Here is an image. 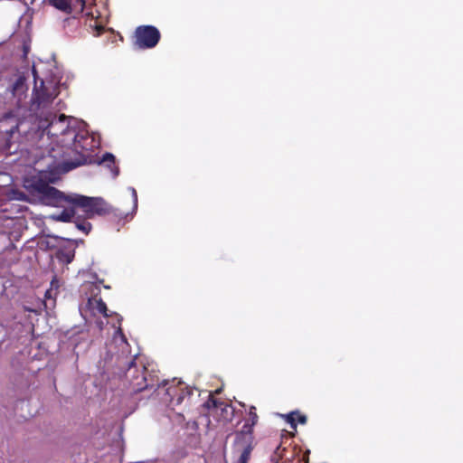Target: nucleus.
<instances>
[{"label":"nucleus","instance_id":"f257e3e1","mask_svg":"<svg viewBox=\"0 0 463 463\" xmlns=\"http://www.w3.org/2000/svg\"><path fill=\"white\" fill-rule=\"evenodd\" d=\"M248 414L249 418L241 430L235 433L232 453L236 457V463H249L255 447L254 426L259 420L256 407L250 406Z\"/></svg>","mask_w":463,"mask_h":463},{"label":"nucleus","instance_id":"f03ea898","mask_svg":"<svg viewBox=\"0 0 463 463\" xmlns=\"http://www.w3.org/2000/svg\"><path fill=\"white\" fill-rule=\"evenodd\" d=\"M125 377L129 383L131 391L135 393L161 387L159 377L154 372H149L144 362L137 356L129 362Z\"/></svg>","mask_w":463,"mask_h":463},{"label":"nucleus","instance_id":"7ed1b4c3","mask_svg":"<svg viewBox=\"0 0 463 463\" xmlns=\"http://www.w3.org/2000/svg\"><path fill=\"white\" fill-rule=\"evenodd\" d=\"M59 93V87L52 81L45 83L41 80L40 85L38 86L35 80L31 99V109L37 111L48 108L57 98Z\"/></svg>","mask_w":463,"mask_h":463},{"label":"nucleus","instance_id":"20e7f679","mask_svg":"<svg viewBox=\"0 0 463 463\" xmlns=\"http://www.w3.org/2000/svg\"><path fill=\"white\" fill-rule=\"evenodd\" d=\"M70 201L71 205L80 208L88 219L111 213L110 207L101 198L73 194Z\"/></svg>","mask_w":463,"mask_h":463},{"label":"nucleus","instance_id":"39448f33","mask_svg":"<svg viewBox=\"0 0 463 463\" xmlns=\"http://www.w3.org/2000/svg\"><path fill=\"white\" fill-rule=\"evenodd\" d=\"M90 290L91 292L90 297L88 298L87 307L93 316L102 315L104 317H115L118 321L117 334L120 335L121 337L126 341V337L123 334V330L120 326L122 317L116 312H109L106 303L102 300L99 296L100 289L94 284H90Z\"/></svg>","mask_w":463,"mask_h":463},{"label":"nucleus","instance_id":"423d86ee","mask_svg":"<svg viewBox=\"0 0 463 463\" xmlns=\"http://www.w3.org/2000/svg\"><path fill=\"white\" fill-rule=\"evenodd\" d=\"M66 121L65 115H61L59 118L55 121H52L50 124L49 132L53 136H57L56 132L52 130L55 128H61V135L62 137H67V141H71V145L73 146L74 150H78L79 148L88 151L90 147H88L85 142L88 140V137H85L84 135L77 133L76 129L73 128H70L69 126H64ZM66 138H63L61 142H65Z\"/></svg>","mask_w":463,"mask_h":463},{"label":"nucleus","instance_id":"0eeeda50","mask_svg":"<svg viewBox=\"0 0 463 463\" xmlns=\"http://www.w3.org/2000/svg\"><path fill=\"white\" fill-rule=\"evenodd\" d=\"M34 189L41 195V198L44 203L51 206H59L62 203L71 204L70 199L73 197V194L65 195L57 188L51 186L47 183L43 182H37L34 184Z\"/></svg>","mask_w":463,"mask_h":463},{"label":"nucleus","instance_id":"6e6552de","mask_svg":"<svg viewBox=\"0 0 463 463\" xmlns=\"http://www.w3.org/2000/svg\"><path fill=\"white\" fill-rule=\"evenodd\" d=\"M161 34L153 25H140L135 30L134 45L138 49L154 48L159 42Z\"/></svg>","mask_w":463,"mask_h":463},{"label":"nucleus","instance_id":"1a4fd4ad","mask_svg":"<svg viewBox=\"0 0 463 463\" xmlns=\"http://www.w3.org/2000/svg\"><path fill=\"white\" fill-rule=\"evenodd\" d=\"M192 393V390L183 383L178 382L177 385L172 384L165 389V394L168 397V399H165V402H168L169 406L174 408L180 405L184 400L189 398Z\"/></svg>","mask_w":463,"mask_h":463},{"label":"nucleus","instance_id":"9d476101","mask_svg":"<svg viewBox=\"0 0 463 463\" xmlns=\"http://www.w3.org/2000/svg\"><path fill=\"white\" fill-rule=\"evenodd\" d=\"M20 119L13 112H8L0 118V134L5 136L7 143H10L13 135L18 131Z\"/></svg>","mask_w":463,"mask_h":463},{"label":"nucleus","instance_id":"9b49d317","mask_svg":"<svg viewBox=\"0 0 463 463\" xmlns=\"http://www.w3.org/2000/svg\"><path fill=\"white\" fill-rule=\"evenodd\" d=\"M28 87L25 82V78L19 76L10 87V92L14 98L16 99V105L22 106V102L26 98Z\"/></svg>","mask_w":463,"mask_h":463},{"label":"nucleus","instance_id":"f8f14e48","mask_svg":"<svg viewBox=\"0 0 463 463\" xmlns=\"http://www.w3.org/2000/svg\"><path fill=\"white\" fill-rule=\"evenodd\" d=\"M99 163L106 165L107 167L109 168L110 171L112 172L113 176H117L118 175L119 169L116 165L115 156L112 154H110V153L104 154Z\"/></svg>","mask_w":463,"mask_h":463},{"label":"nucleus","instance_id":"ddd939ff","mask_svg":"<svg viewBox=\"0 0 463 463\" xmlns=\"http://www.w3.org/2000/svg\"><path fill=\"white\" fill-rule=\"evenodd\" d=\"M131 194H132V211L131 213H126L123 211H120L118 214H117L120 219H128V217L132 218L133 215L136 213V211L137 209V193L136 189L131 188Z\"/></svg>","mask_w":463,"mask_h":463},{"label":"nucleus","instance_id":"4468645a","mask_svg":"<svg viewBox=\"0 0 463 463\" xmlns=\"http://www.w3.org/2000/svg\"><path fill=\"white\" fill-rule=\"evenodd\" d=\"M76 206L71 205V207L64 209L61 213L54 217L55 220L68 222H71L76 215Z\"/></svg>","mask_w":463,"mask_h":463},{"label":"nucleus","instance_id":"2eb2a0df","mask_svg":"<svg viewBox=\"0 0 463 463\" xmlns=\"http://www.w3.org/2000/svg\"><path fill=\"white\" fill-rule=\"evenodd\" d=\"M49 3L62 12L70 14L71 12V0H48Z\"/></svg>","mask_w":463,"mask_h":463},{"label":"nucleus","instance_id":"dca6fc26","mask_svg":"<svg viewBox=\"0 0 463 463\" xmlns=\"http://www.w3.org/2000/svg\"><path fill=\"white\" fill-rule=\"evenodd\" d=\"M287 448L283 447L281 442L278 445H276V449L271 455V461L274 463H279L280 459L284 458V453L286 452Z\"/></svg>","mask_w":463,"mask_h":463},{"label":"nucleus","instance_id":"f3484780","mask_svg":"<svg viewBox=\"0 0 463 463\" xmlns=\"http://www.w3.org/2000/svg\"><path fill=\"white\" fill-rule=\"evenodd\" d=\"M297 414H298V411H291L288 414L281 415V417L283 419H285V420L290 425V427L293 430L297 429V419H298Z\"/></svg>","mask_w":463,"mask_h":463},{"label":"nucleus","instance_id":"a211bd4d","mask_svg":"<svg viewBox=\"0 0 463 463\" xmlns=\"http://www.w3.org/2000/svg\"><path fill=\"white\" fill-rule=\"evenodd\" d=\"M205 406L209 409L220 407L222 410H223L222 406H226V404L211 396L205 402Z\"/></svg>","mask_w":463,"mask_h":463},{"label":"nucleus","instance_id":"6ab92c4d","mask_svg":"<svg viewBox=\"0 0 463 463\" xmlns=\"http://www.w3.org/2000/svg\"><path fill=\"white\" fill-rule=\"evenodd\" d=\"M76 226L79 230L82 231L86 234L89 233V232L91 229V224L85 221H78L76 222Z\"/></svg>","mask_w":463,"mask_h":463},{"label":"nucleus","instance_id":"aec40b11","mask_svg":"<svg viewBox=\"0 0 463 463\" xmlns=\"http://www.w3.org/2000/svg\"><path fill=\"white\" fill-rule=\"evenodd\" d=\"M297 417H298L297 422H299L300 424H305L307 420V416L304 414H301L299 411H298Z\"/></svg>","mask_w":463,"mask_h":463},{"label":"nucleus","instance_id":"412c9836","mask_svg":"<svg viewBox=\"0 0 463 463\" xmlns=\"http://www.w3.org/2000/svg\"><path fill=\"white\" fill-rule=\"evenodd\" d=\"M95 30H96L95 35L99 36L104 32V27L102 25H96Z\"/></svg>","mask_w":463,"mask_h":463},{"label":"nucleus","instance_id":"4be33fe9","mask_svg":"<svg viewBox=\"0 0 463 463\" xmlns=\"http://www.w3.org/2000/svg\"><path fill=\"white\" fill-rule=\"evenodd\" d=\"M71 165H72V167H76V166L80 165V163H77V164L71 163Z\"/></svg>","mask_w":463,"mask_h":463},{"label":"nucleus","instance_id":"5701e85b","mask_svg":"<svg viewBox=\"0 0 463 463\" xmlns=\"http://www.w3.org/2000/svg\"><path fill=\"white\" fill-rule=\"evenodd\" d=\"M167 384H168V382H166V381L163 382V387H165Z\"/></svg>","mask_w":463,"mask_h":463},{"label":"nucleus","instance_id":"b1692460","mask_svg":"<svg viewBox=\"0 0 463 463\" xmlns=\"http://www.w3.org/2000/svg\"><path fill=\"white\" fill-rule=\"evenodd\" d=\"M49 293H50V290H47L46 294H45V297H47Z\"/></svg>","mask_w":463,"mask_h":463}]
</instances>
